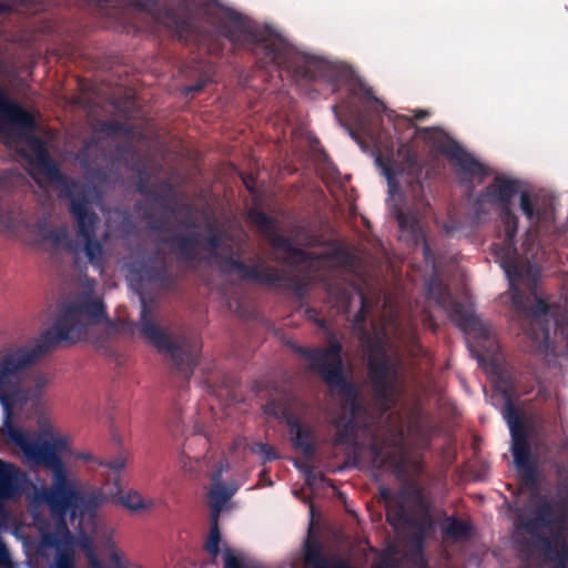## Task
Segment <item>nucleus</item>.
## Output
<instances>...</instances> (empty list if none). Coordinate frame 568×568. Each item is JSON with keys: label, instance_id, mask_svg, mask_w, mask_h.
Listing matches in <instances>:
<instances>
[{"label": "nucleus", "instance_id": "nucleus-50", "mask_svg": "<svg viewBox=\"0 0 568 568\" xmlns=\"http://www.w3.org/2000/svg\"><path fill=\"white\" fill-rule=\"evenodd\" d=\"M434 283H435V280H432L430 283L428 284V297L434 298L436 303L442 304L440 300L438 297H436L434 294V291H433Z\"/></svg>", "mask_w": 568, "mask_h": 568}, {"label": "nucleus", "instance_id": "nucleus-32", "mask_svg": "<svg viewBox=\"0 0 568 568\" xmlns=\"http://www.w3.org/2000/svg\"><path fill=\"white\" fill-rule=\"evenodd\" d=\"M68 445H69V443L65 437H55L51 442H48V440L39 442V446H44L48 448V453H49L48 459L50 457H53L54 459H57L59 462L61 468H65V466L60 457V454L68 449Z\"/></svg>", "mask_w": 568, "mask_h": 568}, {"label": "nucleus", "instance_id": "nucleus-40", "mask_svg": "<svg viewBox=\"0 0 568 568\" xmlns=\"http://www.w3.org/2000/svg\"><path fill=\"white\" fill-rule=\"evenodd\" d=\"M100 465L113 470L114 473H119L124 468L125 462L122 457H118L112 460L100 462Z\"/></svg>", "mask_w": 568, "mask_h": 568}, {"label": "nucleus", "instance_id": "nucleus-28", "mask_svg": "<svg viewBox=\"0 0 568 568\" xmlns=\"http://www.w3.org/2000/svg\"><path fill=\"white\" fill-rule=\"evenodd\" d=\"M290 434L295 448L300 449L305 455L313 453V445L311 443L312 434L310 430L302 427L298 423H292Z\"/></svg>", "mask_w": 568, "mask_h": 568}, {"label": "nucleus", "instance_id": "nucleus-4", "mask_svg": "<svg viewBox=\"0 0 568 568\" xmlns=\"http://www.w3.org/2000/svg\"><path fill=\"white\" fill-rule=\"evenodd\" d=\"M136 327L140 335L151 343L159 353L170 356L176 372L189 382L197 365L200 343L186 335L173 338L156 324L152 308L144 298H141V313Z\"/></svg>", "mask_w": 568, "mask_h": 568}, {"label": "nucleus", "instance_id": "nucleus-64", "mask_svg": "<svg viewBox=\"0 0 568 568\" xmlns=\"http://www.w3.org/2000/svg\"><path fill=\"white\" fill-rule=\"evenodd\" d=\"M251 568H264V567L260 564L251 562Z\"/></svg>", "mask_w": 568, "mask_h": 568}, {"label": "nucleus", "instance_id": "nucleus-2", "mask_svg": "<svg viewBox=\"0 0 568 568\" xmlns=\"http://www.w3.org/2000/svg\"><path fill=\"white\" fill-rule=\"evenodd\" d=\"M33 158L31 164L51 183H58L63 187L65 197L69 199V212L77 224V235L83 241L79 242L70 237L65 226L47 230L42 237L50 241L54 248H63L78 260L81 252L88 262L99 270L104 266L103 245L95 236L99 216L91 206L93 187L89 184L65 178L50 158L47 149L39 139L32 141Z\"/></svg>", "mask_w": 568, "mask_h": 568}, {"label": "nucleus", "instance_id": "nucleus-10", "mask_svg": "<svg viewBox=\"0 0 568 568\" xmlns=\"http://www.w3.org/2000/svg\"><path fill=\"white\" fill-rule=\"evenodd\" d=\"M211 20L219 36L227 40L234 49L244 47L248 41V27L240 13L217 6L211 12Z\"/></svg>", "mask_w": 568, "mask_h": 568}, {"label": "nucleus", "instance_id": "nucleus-20", "mask_svg": "<svg viewBox=\"0 0 568 568\" xmlns=\"http://www.w3.org/2000/svg\"><path fill=\"white\" fill-rule=\"evenodd\" d=\"M142 271L148 281L163 288L175 286V277L169 271L164 260L158 262L155 258H149L142 266Z\"/></svg>", "mask_w": 568, "mask_h": 568}, {"label": "nucleus", "instance_id": "nucleus-59", "mask_svg": "<svg viewBox=\"0 0 568 568\" xmlns=\"http://www.w3.org/2000/svg\"><path fill=\"white\" fill-rule=\"evenodd\" d=\"M344 428H345V430H346V432H348V429H353V422H352V420L347 422V423L344 425Z\"/></svg>", "mask_w": 568, "mask_h": 568}, {"label": "nucleus", "instance_id": "nucleus-13", "mask_svg": "<svg viewBox=\"0 0 568 568\" xmlns=\"http://www.w3.org/2000/svg\"><path fill=\"white\" fill-rule=\"evenodd\" d=\"M499 263L509 282L511 303L517 311H520L523 307V301L518 286L519 284L528 286L534 283L537 280L539 272L535 266L524 265L521 263L504 258H500Z\"/></svg>", "mask_w": 568, "mask_h": 568}, {"label": "nucleus", "instance_id": "nucleus-43", "mask_svg": "<svg viewBox=\"0 0 568 568\" xmlns=\"http://www.w3.org/2000/svg\"><path fill=\"white\" fill-rule=\"evenodd\" d=\"M206 82H207V80L200 79L194 84L186 87L185 92L193 93V94L201 92L205 88Z\"/></svg>", "mask_w": 568, "mask_h": 568}, {"label": "nucleus", "instance_id": "nucleus-1", "mask_svg": "<svg viewBox=\"0 0 568 568\" xmlns=\"http://www.w3.org/2000/svg\"><path fill=\"white\" fill-rule=\"evenodd\" d=\"M106 316L103 303L90 294L62 302L51 328L43 332L31 346L9 347L0 353V403L7 435L23 455L39 465L49 456L48 448L39 446L12 423L13 409L24 400L20 392L23 373L61 343L75 344L85 338L88 331Z\"/></svg>", "mask_w": 568, "mask_h": 568}, {"label": "nucleus", "instance_id": "nucleus-44", "mask_svg": "<svg viewBox=\"0 0 568 568\" xmlns=\"http://www.w3.org/2000/svg\"><path fill=\"white\" fill-rule=\"evenodd\" d=\"M385 175L388 181L390 197L394 199L395 193L398 192V187H397L396 183L394 182L393 173L390 172L389 169L385 170Z\"/></svg>", "mask_w": 568, "mask_h": 568}, {"label": "nucleus", "instance_id": "nucleus-63", "mask_svg": "<svg viewBox=\"0 0 568 568\" xmlns=\"http://www.w3.org/2000/svg\"><path fill=\"white\" fill-rule=\"evenodd\" d=\"M260 49V44H256L254 48L251 47L250 52L251 54H256V51Z\"/></svg>", "mask_w": 568, "mask_h": 568}, {"label": "nucleus", "instance_id": "nucleus-57", "mask_svg": "<svg viewBox=\"0 0 568 568\" xmlns=\"http://www.w3.org/2000/svg\"><path fill=\"white\" fill-rule=\"evenodd\" d=\"M242 442H245V439H242V438L235 439L234 440V449H237L241 446Z\"/></svg>", "mask_w": 568, "mask_h": 568}, {"label": "nucleus", "instance_id": "nucleus-22", "mask_svg": "<svg viewBox=\"0 0 568 568\" xmlns=\"http://www.w3.org/2000/svg\"><path fill=\"white\" fill-rule=\"evenodd\" d=\"M115 486L116 495H119L121 505L132 513L150 510L156 504L155 499H145L136 490H129L123 493L119 486V479L115 480Z\"/></svg>", "mask_w": 568, "mask_h": 568}, {"label": "nucleus", "instance_id": "nucleus-23", "mask_svg": "<svg viewBox=\"0 0 568 568\" xmlns=\"http://www.w3.org/2000/svg\"><path fill=\"white\" fill-rule=\"evenodd\" d=\"M219 520L220 518L210 517V531L203 545V549L211 557L212 564H216L220 554L223 555V549L220 547L222 544V534Z\"/></svg>", "mask_w": 568, "mask_h": 568}, {"label": "nucleus", "instance_id": "nucleus-33", "mask_svg": "<svg viewBox=\"0 0 568 568\" xmlns=\"http://www.w3.org/2000/svg\"><path fill=\"white\" fill-rule=\"evenodd\" d=\"M223 568H248L241 556L227 545L223 547Z\"/></svg>", "mask_w": 568, "mask_h": 568}, {"label": "nucleus", "instance_id": "nucleus-49", "mask_svg": "<svg viewBox=\"0 0 568 568\" xmlns=\"http://www.w3.org/2000/svg\"><path fill=\"white\" fill-rule=\"evenodd\" d=\"M43 539L47 544L49 545H57L58 544V539H57V536L53 535V534H47L43 536Z\"/></svg>", "mask_w": 568, "mask_h": 568}, {"label": "nucleus", "instance_id": "nucleus-41", "mask_svg": "<svg viewBox=\"0 0 568 568\" xmlns=\"http://www.w3.org/2000/svg\"><path fill=\"white\" fill-rule=\"evenodd\" d=\"M55 568H75V566L70 556L60 555L55 560Z\"/></svg>", "mask_w": 568, "mask_h": 568}, {"label": "nucleus", "instance_id": "nucleus-58", "mask_svg": "<svg viewBox=\"0 0 568 568\" xmlns=\"http://www.w3.org/2000/svg\"><path fill=\"white\" fill-rule=\"evenodd\" d=\"M79 458L84 459V460H91L92 456L90 454H81L79 456Z\"/></svg>", "mask_w": 568, "mask_h": 568}, {"label": "nucleus", "instance_id": "nucleus-8", "mask_svg": "<svg viewBox=\"0 0 568 568\" xmlns=\"http://www.w3.org/2000/svg\"><path fill=\"white\" fill-rule=\"evenodd\" d=\"M368 369L381 409L385 412L395 406L398 399L397 371L385 355L375 357L372 354L368 356Z\"/></svg>", "mask_w": 568, "mask_h": 568}, {"label": "nucleus", "instance_id": "nucleus-39", "mask_svg": "<svg viewBox=\"0 0 568 568\" xmlns=\"http://www.w3.org/2000/svg\"><path fill=\"white\" fill-rule=\"evenodd\" d=\"M251 453H260L264 460H271L276 457L275 452L272 447H265L262 444L251 446Z\"/></svg>", "mask_w": 568, "mask_h": 568}, {"label": "nucleus", "instance_id": "nucleus-26", "mask_svg": "<svg viewBox=\"0 0 568 568\" xmlns=\"http://www.w3.org/2000/svg\"><path fill=\"white\" fill-rule=\"evenodd\" d=\"M450 320L463 331L473 329L477 324V318L470 313L469 308H465L459 304L446 306L443 304Z\"/></svg>", "mask_w": 568, "mask_h": 568}, {"label": "nucleus", "instance_id": "nucleus-47", "mask_svg": "<svg viewBox=\"0 0 568 568\" xmlns=\"http://www.w3.org/2000/svg\"><path fill=\"white\" fill-rule=\"evenodd\" d=\"M10 561L9 554L7 551L6 546L0 540V565H7Z\"/></svg>", "mask_w": 568, "mask_h": 568}, {"label": "nucleus", "instance_id": "nucleus-34", "mask_svg": "<svg viewBox=\"0 0 568 568\" xmlns=\"http://www.w3.org/2000/svg\"><path fill=\"white\" fill-rule=\"evenodd\" d=\"M145 219L149 220V229L153 232H156V233H164L165 236H171L173 233L168 229V220L162 217V216H159V217H155V216H152L150 214H145L144 216ZM164 237V235H163ZM162 236L159 239L161 240ZM161 243V241H159Z\"/></svg>", "mask_w": 568, "mask_h": 568}, {"label": "nucleus", "instance_id": "nucleus-45", "mask_svg": "<svg viewBox=\"0 0 568 568\" xmlns=\"http://www.w3.org/2000/svg\"><path fill=\"white\" fill-rule=\"evenodd\" d=\"M227 304H229V307L231 310H234L239 314L240 317H245V310L239 301L230 300Z\"/></svg>", "mask_w": 568, "mask_h": 568}, {"label": "nucleus", "instance_id": "nucleus-24", "mask_svg": "<svg viewBox=\"0 0 568 568\" xmlns=\"http://www.w3.org/2000/svg\"><path fill=\"white\" fill-rule=\"evenodd\" d=\"M113 162H116L129 170L140 171L139 154L131 142L120 143L113 152Z\"/></svg>", "mask_w": 568, "mask_h": 568}, {"label": "nucleus", "instance_id": "nucleus-11", "mask_svg": "<svg viewBox=\"0 0 568 568\" xmlns=\"http://www.w3.org/2000/svg\"><path fill=\"white\" fill-rule=\"evenodd\" d=\"M503 417L506 420L511 436V454L518 469L531 476L534 473L529 457V440L515 406L508 402L503 408Z\"/></svg>", "mask_w": 568, "mask_h": 568}, {"label": "nucleus", "instance_id": "nucleus-12", "mask_svg": "<svg viewBox=\"0 0 568 568\" xmlns=\"http://www.w3.org/2000/svg\"><path fill=\"white\" fill-rule=\"evenodd\" d=\"M551 322L547 304L542 301H538L536 308L530 314L527 335L535 344L536 351L545 355H547L548 352H554L549 331Z\"/></svg>", "mask_w": 568, "mask_h": 568}, {"label": "nucleus", "instance_id": "nucleus-56", "mask_svg": "<svg viewBox=\"0 0 568 568\" xmlns=\"http://www.w3.org/2000/svg\"><path fill=\"white\" fill-rule=\"evenodd\" d=\"M241 180H242V183L245 186V189L248 190V175L244 174V173L241 174Z\"/></svg>", "mask_w": 568, "mask_h": 568}, {"label": "nucleus", "instance_id": "nucleus-52", "mask_svg": "<svg viewBox=\"0 0 568 568\" xmlns=\"http://www.w3.org/2000/svg\"><path fill=\"white\" fill-rule=\"evenodd\" d=\"M48 384V379L44 376H38L36 379V386L38 389H41Z\"/></svg>", "mask_w": 568, "mask_h": 568}, {"label": "nucleus", "instance_id": "nucleus-42", "mask_svg": "<svg viewBox=\"0 0 568 568\" xmlns=\"http://www.w3.org/2000/svg\"><path fill=\"white\" fill-rule=\"evenodd\" d=\"M386 519L395 529H399L403 526L402 517H398L390 509H388L386 513Z\"/></svg>", "mask_w": 568, "mask_h": 568}, {"label": "nucleus", "instance_id": "nucleus-19", "mask_svg": "<svg viewBox=\"0 0 568 568\" xmlns=\"http://www.w3.org/2000/svg\"><path fill=\"white\" fill-rule=\"evenodd\" d=\"M304 558L305 565L310 568H352L346 560L337 556H323L320 546L316 544L305 546Z\"/></svg>", "mask_w": 568, "mask_h": 568}, {"label": "nucleus", "instance_id": "nucleus-14", "mask_svg": "<svg viewBox=\"0 0 568 568\" xmlns=\"http://www.w3.org/2000/svg\"><path fill=\"white\" fill-rule=\"evenodd\" d=\"M7 125L30 132L34 129L36 121L29 112L12 101L0 85V132H4Z\"/></svg>", "mask_w": 568, "mask_h": 568}, {"label": "nucleus", "instance_id": "nucleus-27", "mask_svg": "<svg viewBox=\"0 0 568 568\" xmlns=\"http://www.w3.org/2000/svg\"><path fill=\"white\" fill-rule=\"evenodd\" d=\"M100 151V140L97 136L85 139L77 156L80 165L89 169L91 165L97 164Z\"/></svg>", "mask_w": 568, "mask_h": 568}, {"label": "nucleus", "instance_id": "nucleus-48", "mask_svg": "<svg viewBox=\"0 0 568 568\" xmlns=\"http://www.w3.org/2000/svg\"><path fill=\"white\" fill-rule=\"evenodd\" d=\"M250 217H251V223L262 224V222H266V219L261 213L255 212L253 210H251Z\"/></svg>", "mask_w": 568, "mask_h": 568}, {"label": "nucleus", "instance_id": "nucleus-9", "mask_svg": "<svg viewBox=\"0 0 568 568\" xmlns=\"http://www.w3.org/2000/svg\"><path fill=\"white\" fill-rule=\"evenodd\" d=\"M517 192L518 183L515 180L496 178L494 183L479 197L480 203L493 204L500 209L505 225V237L509 242L513 241L517 232V219L509 210L511 199Z\"/></svg>", "mask_w": 568, "mask_h": 568}, {"label": "nucleus", "instance_id": "nucleus-15", "mask_svg": "<svg viewBox=\"0 0 568 568\" xmlns=\"http://www.w3.org/2000/svg\"><path fill=\"white\" fill-rule=\"evenodd\" d=\"M221 473V469L213 473L207 493V505L211 509L210 517L213 518H220L222 510L239 489V485L235 481H223Z\"/></svg>", "mask_w": 568, "mask_h": 568}, {"label": "nucleus", "instance_id": "nucleus-3", "mask_svg": "<svg viewBox=\"0 0 568 568\" xmlns=\"http://www.w3.org/2000/svg\"><path fill=\"white\" fill-rule=\"evenodd\" d=\"M207 233L200 241V233L192 232L189 234L176 233L171 236L162 237L161 244L166 245L172 253L178 256L181 262H194L199 258L197 248L207 252V260L214 262L223 273H237L241 278L248 277V265L242 262L230 244L226 243L227 233L213 224H209L205 229Z\"/></svg>", "mask_w": 568, "mask_h": 568}, {"label": "nucleus", "instance_id": "nucleus-31", "mask_svg": "<svg viewBox=\"0 0 568 568\" xmlns=\"http://www.w3.org/2000/svg\"><path fill=\"white\" fill-rule=\"evenodd\" d=\"M444 532L455 540L466 539L470 536L471 526L466 521L448 518L444 527Z\"/></svg>", "mask_w": 568, "mask_h": 568}, {"label": "nucleus", "instance_id": "nucleus-54", "mask_svg": "<svg viewBox=\"0 0 568 568\" xmlns=\"http://www.w3.org/2000/svg\"><path fill=\"white\" fill-rule=\"evenodd\" d=\"M10 11V6L0 1V16Z\"/></svg>", "mask_w": 568, "mask_h": 568}, {"label": "nucleus", "instance_id": "nucleus-21", "mask_svg": "<svg viewBox=\"0 0 568 568\" xmlns=\"http://www.w3.org/2000/svg\"><path fill=\"white\" fill-rule=\"evenodd\" d=\"M448 155L458 165L459 175L481 178L488 174L487 169L481 163L460 148H453Z\"/></svg>", "mask_w": 568, "mask_h": 568}, {"label": "nucleus", "instance_id": "nucleus-36", "mask_svg": "<svg viewBox=\"0 0 568 568\" xmlns=\"http://www.w3.org/2000/svg\"><path fill=\"white\" fill-rule=\"evenodd\" d=\"M87 557H88V562H89V566L91 568H97L95 566V562L98 561L99 566L101 568H105V566L102 564V561L97 557V555L94 554V551L92 549H89L88 550V554H87ZM111 561L118 567V568H123L121 566V559H120V556L119 554H116L115 551H113L111 554Z\"/></svg>", "mask_w": 568, "mask_h": 568}, {"label": "nucleus", "instance_id": "nucleus-30", "mask_svg": "<svg viewBox=\"0 0 568 568\" xmlns=\"http://www.w3.org/2000/svg\"><path fill=\"white\" fill-rule=\"evenodd\" d=\"M393 212L398 222L402 235L405 236L407 241L412 240L417 242L418 224L416 219L414 216H406L396 205H394Z\"/></svg>", "mask_w": 568, "mask_h": 568}, {"label": "nucleus", "instance_id": "nucleus-61", "mask_svg": "<svg viewBox=\"0 0 568 568\" xmlns=\"http://www.w3.org/2000/svg\"><path fill=\"white\" fill-rule=\"evenodd\" d=\"M265 412H266L267 414H275V415H278V413H277V412H274V410L271 408V406H268V405L265 407Z\"/></svg>", "mask_w": 568, "mask_h": 568}, {"label": "nucleus", "instance_id": "nucleus-35", "mask_svg": "<svg viewBox=\"0 0 568 568\" xmlns=\"http://www.w3.org/2000/svg\"><path fill=\"white\" fill-rule=\"evenodd\" d=\"M520 209L529 221L538 220V212L532 209L530 196L526 192L520 193Z\"/></svg>", "mask_w": 568, "mask_h": 568}, {"label": "nucleus", "instance_id": "nucleus-7", "mask_svg": "<svg viewBox=\"0 0 568 568\" xmlns=\"http://www.w3.org/2000/svg\"><path fill=\"white\" fill-rule=\"evenodd\" d=\"M40 465L52 471V485L40 491L39 499L49 506L59 528L69 535L65 517L69 511H72L78 488L69 478L67 469L61 468L59 462L53 457L47 458Z\"/></svg>", "mask_w": 568, "mask_h": 568}, {"label": "nucleus", "instance_id": "nucleus-62", "mask_svg": "<svg viewBox=\"0 0 568 568\" xmlns=\"http://www.w3.org/2000/svg\"><path fill=\"white\" fill-rule=\"evenodd\" d=\"M424 254L426 257H428V255L430 254V250L427 244L424 245Z\"/></svg>", "mask_w": 568, "mask_h": 568}, {"label": "nucleus", "instance_id": "nucleus-18", "mask_svg": "<svg viewBox=\"0 0 568 568\" xmlns=\"http://www.w3.org/2000/svg\"><path fill=\"white\" fill-rule=\"evenodd\" d=\"M105 500L106 496L101 489H93L87 493L78 489L71 515L73 517L77 515L93 517Z\"/></svg>", "mask_w": 568, "mask_h": 568}, {"label": "nucleus", "instance_id": "nucleus-17", "mask_svg": "<svg viewBox=\"0 0 568 568\" xmlns=\"http://www.w3.org/2000/svg\"><path fill=\"white\" fill-rule=\"evenodd\" d=\"M20 471L17 466L0 459V506L20 493Z\"/></svg>", "mask_w": 568, "mask_h": 568}, {"label": "nucleus", "instance_id": "nucleus-51", "mask_svg": "<svg viewBox=\"0 0 568 568\" xmlns=\"http://www.w3.org/2000/svg\"><path fill=\"white\" fill-rule=\"evenodd\" d=\"M433 527V523L430 519L425 520L420 526V531L423 534H427Z\"/></svg>", "mask_w": 568, "mask_h": 568}, {"label": "nucleus", "instance_id": "nucleus-6", "mask_svg": "<svg viewBox=\"0 0 568 568\" xmlns=\"http://www.w3.org/2000/svg\"><path fill=\"white\" fill-rule=\"evenodd\" d=\"M298 352L310 362V367L322 375L331 388L332 396H342L351 402L352 415L355 416L357 410L354 404L356 393L342 373L341 345L335 344L325 349L300 348Z\"/></svg>", "mask_w": 568, "mask_h": 568}, {"label": "nucleus", "instance_id": "nucleus-55", "mask_svg": "<svg viewBox=\"0 0 568 568\" xmlns=\"http://www.w3.org/2000/svg\"><path fill=\"white\" fill-rule=\"evenodd\" d=\"M209 51L213 54H219L222 51V49L219 45L212 44L209 48Z\"/></svg>", "mask_w": 568, "mask_h": 568}, {"label": "nucleus", "instance_id": "nucleus-60", "mask_svg": "<svg viewBox=\"0 0 568 568\" xmlns=\"http://www.w3.org/2000/svg\"><path fill=\"white\" fill-rule=\"evenodd\" d=\"M361 304H362V306H361V311H359V313H358V315H357L358 317H359V316H362V311H363V308H364V304H365V301H364V296H363V295H361Z\"/></svg>", "mask_w": 568, "mask_h": 568}, {"label": "nucleus", "instance_id": "nucleus-29", "mask_svg": "<svg viewBox=\"0 0 568 568\" xmlns=\"http://www.w3.org/2000/svg\"><path fill=\"white\" fill-rule=\"evenodd\" d=\"M98 131L109 136L123 135L126 138H132L134 134V129L132 125L116 120L100 121L98 124Z\"/></svg>", "mask_w": 568, "mask_h": 568}, {"label": "nucleus", "instance_id": "nucleus-5", "mask_svg": "<svg viewBox=\"0 0 568 568\" xmlns=\"http://www.w3.org/2000/svg\"><path fill=\"white\" fill-rule=\"evenodd\" d=\"M272 246L277 258H282L290 268V278L298 288L307 285L308 282L320 278L333 265V256L325 254L311 256L282 236L272 237Z\"/></svg>", "mask_w": 568, "mask_h": 568}, {"label": "nucleus", "instance_id": "nucleus-46", "mask_svg": "<svg viewBox=\"0 0 568 568\" xmlns=\"http://www.w3.org/2000/svg\"><path fill=\"white\" fill-rule=\"evenodd\" d=\"M152 190V186L149 185L148 181L146 180H141L138 184V192L143 194V195H146V196H150V192Z\"/></svg>", "mask_w": 568, "mask_h": 568}, {"label": "nucleus", "instance_id": "nucleus-53", "mask_svg": "<svg viewBox=\"0 0 568 568\" xmlns=\"http://www.w3.org/2000/svg\"><path fill=\"white\" fill-rule=\"evenodd\" d=\"M428 114L429 113L426 110H416L414 115L416 119L422 120V119L426 118Z\"/></svg>", "mask_w": 568, "mask_h": 568}, {"label": "nucleus", "instance_id": "nucleus-37", "mask_svg": "<svg viewBox=\"0 0 568 568\" xmlns=\"http://www.w3.org/2000/svg\"><path fill=\"white\" fill-rule=\"evenodd\" d=\"M251 280H260L261 282L271 284V285H282L283 278L277 274H266V275H260L257 274V271L255 267L251 266V273H250Z\"/></svg>", "mask_w": 568, "mask_h": 568}, {"label": "nucleus", "instance_id": "nucleus-25", "mask_svg": "<svg viewBox=\"0 0 568 568\" xmlns=\"http://www.w3.org/2000/svg\"><path fill=\"white\" fill-rule=\"evenodd\" d=\"M149 197L170 213H176V206L171 205L174 197V190L169 181H162L159 185H153Z\"/></svg>", "mask_w": 568, "mask_h": 568}, {"label": "nucleus", "instance_id": "nucleus-16", "mask_svg": "<svg viewBox=\"0 0 568 568\" xmlns=\"http://www.w3.org/2000/svg\"><path fill=\"white\" fill-rule=\"evenodd\" d=\"M251 43L266 42L263 45V50L275 62L278 67H286L288 58L292 55L291 50L287 45L278 38H272L268 30H264L263 34L258 33V27L251 22Z\"/></svg>", "mask_w": 568, "mask_h": 568}, {"label": "nucleus", "instance_id": "nucleus-38", "mask_svg": "<svg viewBox=\"0 0 568 568\" xmlns=\"http://www.w3.org/2000/svg\"><path fill=\"white\" fill-rule=\"evenodd\" d=\"M223 385L227 393V395L231 397L232 400H239L237 394H236V387L239 385V379L235 375H226L223 378Z\"/></svg>", "mask_w": 568, "mask_h": 568}]
</instances>
